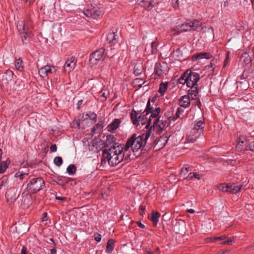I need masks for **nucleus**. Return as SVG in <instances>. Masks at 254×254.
<instances>
[{
	"instance_id": "nucleus-1",
	"label": "nucleus",
	"mask_w": 254,
	"mask_h": 254,
	"mask_svg": "<svg viewBox=\"0 0 254 254\" xmlns=\"http://www.w3.org/2000/svg\"><path fill=\"white\" fill-rule=\"evenodd\" d=\"M127 153L125 151L124 144H115L111 147L103 150L101 163L104 165L108 161L111 166H116L123 160Z\"/></svg>"
},
{
	"instance_id": "nucleus-2",
	"label": "nucleus",
	"mask_w": 254,
	"mask_h": 254,
	"mask_svg": "<svg viewBox=\"0 0 254 254\" xmlns=\"http://www.w3.org/2000/svg\"><path fill=\"white\" fill-rule=\"evenodd\" d=\"M150 135V130L146 131L140 135L137 136L136 134H133L127 139L126 144L124 145L125 151L127 152L130 148L134 152L142 150Z\"/></svg>"
},
{
	"instance_id": "nucleus-3",
	"label": "nucleus",
	"mask_w": 254,
	"mask_h": 254,
	"mask_svg": "<svg viewBox=\"0 0 254 254\" xmlns=\"http://www.w3.org/2000/svg\"><path fill=\"white\" fill-rule=\"evenodd\" d=\"M17 28L23 43L27 44L30 42L33 36V24L31 20L28 18L18 21Z\"/></svg>"
},
{
	"instance_id": "nucleus-4",
	"label": "nucleus",
	"mask_w": 254,
	"mask_h": 254,
	"mask_svg": "<svg viewBox=\"0 0 254 254\" xmlns=\"http://www.w3.org/2000/svg\"><path fill=\"white\" fill-rule=\"evenodd\" d=\"M201 23L197 20H193L188 22L175 26L172 31L174 35H179L181 33L195 30L200 26Z\"/></svg>"
},
{
	"instance_id": "nucleus-5",
	"label": "nucleus",
	"mask_w": 254,
	"mask_h": 254,
	"mask_svg": "<svg viewBox=\"0 0 254 254\" xmlns=\"http://www.w3.org/2000/svg\"><path fill=\"white\" fill-rule=\"evenodd\" d=\"M181 78L185 80V83L188 87H192L195 86H198L197 82L199 80L200 76L198 73L188 70L182 76Z\"/></svg>"
},
{
	"instance_id": "nucleus-6",
	"label": "nucleus",
	"mask_w": 254,
	"mask_h": 254,
	"mask_svg": "<svg viewBox=\"0 0 254 254\" xmlns=\"http://www.w3.org/2000/svg\"><path fill=\"white\" fill-rule=\"evenodd\" d=\"M45 186V182L41 177L33 178L27 184V190L30 193H35Z\"/></svg>"
},
{
	"instance_id": "nucleus-7",
	"label": "nucleus",
	"mask_w": 254,
	"mask_h": 254,
	"mask_svg": "<svg viewBox=\"0 0 254 254\" xmlns=\"http://www.w3.org/2000/svg\"><path fill=\"white\" fill-rule=\"evenodd\" d=\"M169 68L167 64L165 62H158L156 63L154 67L155 74L158 76L166 75Z\"/></svg>"
},
{
	"instance_id": "nucleus-8",
	"label": "nucleus",
	"mask_w": 254,
	"mask_h": 254,
	"mask_svg": "<svg viewBox=\"0 0 254 254\" xmlns=\"http://www.w3.org/2000/svg\"><path fill=\"white\" fill-rule=\"evenodd\" d=\"M92 7L87 8L83 11V13L88 17L97 19L101 14L99 8L96 5H91Z\"/></svg>"
},
{
	"instance_id": "nucleus-9",
	"label": "nucleus",
	"mask_w": 254,
	"mask_h": 254,
	"mask_svg": "<svg viewBox=\"0 0 254 254\" xmlns=\"http://www.w3.org/2000/svg\"><path fill=\"white\" fill-rule=\"evenodd\" d=\"M105 49L100 48L96 50L90 57L89 61L91 64H95L103 58Z\"/></svg>"
},
{
	"instance_id": "nucleus-10",
	"label": "nucleus",
	"mask_w": 254,
	"mask_h": 254,
	"mask_svg": "<svg viewBox=\"0 0 254 254\" xmlns=\"http://www.w3.org/2000/svg\"><path fill=\"white\" fill-rule=\"evenodd\" d=\"M168 122L166 120L161 119L160 117L158 118L153 123V126L157 130L158 133H161L167 126Z\"/></svg>"
},
{
	"instance_id": "nucleus-11",
	"label": "nucleus",
	"mask_w": 254,
	"mask_h": 254,
	"mask_svg": "<svg viewBox=\"0 0 254 254\" xmlns=\"http://www.w3.org/2000/svg\"><path fill=\"white\" fill-rule=\"evenodd\" d=\"M19 195L17 194V189L15 188H9L5 193L7 202L9 204L13 203L18 198Z\"/></svg>"
},
{
	"instance_id": "nucleus-12",
	"label": "nucleus",
	"mask_w": 254,
	"mask_h": 254,
	"mask_svg": "<svg viewBox=\"0 0 254 254\" xmlns=\"http://www.w3.org/2000/svg\"><path fill=\"white\" fill-rule=\"evenodd\" d=\"M249 141L245 137H239L237 139V144L236 146L238 151L249 150Z\"/></svg>"
},
{
	"instance_id": "nucleus-13",
	"label": "nucleus",
	"mask_w": 254,
	"mask_h": 254,
	"mask_svg": "<svg viewBox=\"0 0 254 254\" xmlns=\"http://www.w3.org/2000/svg\"><path fill=\"white\" fill-rule=\"evenodd\" d=\"M143 117L142 118L141 116L138 117V113L134 109L131 111L130 119L133 125L137 126L140 121L142 125L145 124V123L143 121Z\"/></svg>"
},
{
	"instance_id": "nucleus-14",
	"label": "nucleus",
	"mask_w": 254,
	"mask_h": 254,
	"mask_svg": "<svg viewBox=\"0 0 254 254\" xmlns=\"http://www.w3.org/2000/svg\"><path fill=\"white\" fill-rule=\"evenodd\" d=\"M201 133L202 132L200 129L199 131H198L192 127L190 130V133L187 136L188 140L189 142H193L199 137Z\"/></svg>"
},
{
	"instance_id": "nucleus-15",
	"label": "nucleus",
	"mask_w": 254,
	"mask_h": 254,
	"mask_svg": "<svg viewBox=\"0 0 254 254\" xmlns=\"http://www.w3.org/2000/svg\"><path fill=\"white\" fill-rule=\"evenodd\" d=\"M76 63V60L74 57L67 59L64 65V69L69 72L71 71L75 68Z\"/></svg>"
},
{
	"instance_id": "nucleus-16",
	"label": "nucleus",
	"mask_w": 254,
	"mask_h": 254,
	"mask_svg": "<svg viewBox=\"0 0 254 254\" xmlns=\"http://www.w3.org/2000/svg\"><path fill=\"white\" fill-rule=\"evenodd\" d=\"M55 70L53 71L50 65H45L39 69V74L41 77L44 78L46 77L49 73H53Z\"/></svg>"
},
{
	"instance_id": "nucleus-17",
	"label": "nucleus",
	"mask_w": 254,
	"mask_h": 254,
	"mask_svg": "<svg viewBox=\"0 0 254 254\" xmlns=\"http://www.w3.org/2000/svg\"><path fill=\"white\" fill-rule=\"evenodd\" d=\"M118 142H116V138L114 135L110 134L106 136V139L104 143V147H111L112 146H114L115 144H117Z\"/></svg>"
},
{
	"instance_id": "nucleus-18",
	"label": "nucleus",
	"mask_w": 254,
	"mask_h": 254,
	"mask_svg": "<svg viewBox=\"0 0 254 254\" xmlns=\"http://www.w3.org/2000/svg\"><path fill=\"white\" fill-rule=\"evenodd\" d=\"M191 99L188 95L183 96L180 100L179 105L181 107L188 108L190 104Z\"/></svg>"
},
{
	"instance_id": "nucleus-19",
	"label": "nucleus",
	"mask_w": 254,
	"mask_h": 254,
	"mask_svg": "<svg viewBox=\"0 0 254 254\" xmlns=\"http://www.w3.org/2000/svg\"><path fill=\"white\" fill-rule=\"evenodd\" d=\"M118 36L116 32L113 31L109 33L107 36V41L111 45H114L117 42Z\"/></svg>"
},
{
	"instance_id": "nucleus-20",
	"label": "nucleus",
	"mask_w": 254,
	"mask_h": 254,
	"mask_svg": "<svg viewBox=\"0 0 254 254\" xmlns=\"http://www.w3.org/2000/svg\"><path fill=\"white\" fill-rule=\"evenodd\" d=\"M109 96V92L104 86L98 93V98L101 101H105Z\"/></svg>"
},
{
	"instance_id": "nucleus-21",
	"label": "nucleus",
	"mask_w": 254,
	"mask_h": 254,
	"mask_svg": "<svg viewBox=\"0 0 254 254\" xmlns=\"http://www.w3.org/2000/svg\"><path fill=\"white\" fill-rule=\"evenodd\" d=\"M212 57V55L210 53H199L195 55H193L192 59L193 60H197L202 59H209Z\"/></svg>"
},
{
	"instance_id": "nucleus-22",
	"label": "nucleus",
	"mask_w": 254,
	"mask_h": 254,
	"mask_svg": "<svg viewBox=\"0 0 254 254\" xmlns=\"http://www.w3.org/2000/svg\"><path fill=\"white\" fill-rule=\"evenodd\" d=\"M168 140V135H163L159 139L158 141L156 144V146L158 147L159 149L162 148L164 147L166 143H167Z\"/></svg>"
},
{
	"instance_id": "nucleus-23",
	"label": "nucleus",
	"mask_w": 254,
	"mask_h": 254,
	"mask_svg": "<svg viewBox=\"0 0 254 254\" xmlns=\"http://www.w3.org/2000/svg\"><path fill=\"white\" fill-rule=\"evenodd\" d=\"M121 123V121L119 119H115L113 121L108 125L107 129L109 131H112L116 129Z\"/></svg>"
},
{
	"instance_id": "nucleus-24",
	"label": "nucleus",
	"mask_w": 254,
	"mask_h": 254,
	"mask_svg": "<svg viewBox=\"0 0 254 254\" xmlns=\"http://www.w3.org/2000/svg\"><path fill=\"white\" fill-rule=\"evenodd\" d=\"M198 94V90L197 86H193L190 87V89L188 91V96L191 99V100H194L196 99L197 95Z\"/></svg>"
},
{
	"instance_id": "nucleus-25",
	"label": "nucleus",
	"mask_w": 254,
	"mask_h": 254,
	"mask_svg": "<svg viewBox=\"0 0 254 254\" xmlns=\"http://www.w3.org/2000/svg\"><path fill=\"white\" fill-rule=\"evenodd\" d=\"M241 62L245 64V65H249L251 64V57L248 53H243L241 57Z\"/></svg>"
},
{
	"instance_id": "nucleus-26",
	"label": "nucleus",
	"mask_w": 254,
	"mask_h": 254,
	"mask_svg": "<svg viewBox=\"0 0 254 254\" xmlns=\"http://www.w3.org/2000/svg\"><path fill=\"white\" fill-rule=\"evenodd\" d=\"M99 143H101L100 141L98 142L97 140H93L91 142L90 149L94 152H98L101 149V144H99Z\"/></svg>"
},
{
	"instance_id": "nucleus-27",
	"label": "nucleus",
	"mask_w": 254,
	"mask_h": 254,
	"mask_svg": "<svg viewBox=\"0 0 254 254\" xmlns=\"http://www.w3.org/2000/svg\"><path fill=\"white\" fill-rule=\"evenodd\" d=\"M13 75L14 73L13 71L10 69H7L2 75V80H5L6 82H8L12 79Z\"/></svg>"
},
{
	"instance_id": "nucleus-28",
	"label": "nucleus",
	"mask_w": 254,
	"mask_h": 254,
	"mask_svg": "<svg viewBox=\"0 0 254 254\" xmlns=\"http://www.w3.org/2000/svg\"><path fill=\"white\" fill-rule=\"evenodd\" d=\"M242 187L243 186L241 185H235L234 184L229 183V193L233 194L236 193L240 191Z\"/></svg>"
},
{
	"instance_id": "nucleus-29",
	"label": "nucleus",
	"mask_w": 254,
	"mask_h": 254,
	"mask_svg": "<svg viewBox=\"0 0 254 254\" xmlns=\"http://www.w3.org/2000/svg\"><path fill=\"white\" fill-rule=\"evenodd\" d=\"M14 177L19 178L20 181H23L24 179H28V173L19 170L14 174Z\"/></svg>"
},
{
	"instance_id": "nucleus-30",
	"label": "nucleus",
	"mask_w": 254,
	"mask_h": 254,
	"mask_svg": "<svg viewBox=\"0 0 254 254\" xmlns=\"http://www.w3.org/2000/svg\"><path fill=\"white\" fill-rule=\"evenodd\" d=\"M115 241L112 239H110L108 241L106 252L108 254H111L114 250V244Z\"/></svg>"
},
{
	"instance_id": "nucleus-31",
	"label": "nucleus",
	"mask_w": 254,
	"mask_h": 254,
	"mask_svg": "<svg viewBox=\"0 0 254 254\" xmlns=\"http://www.w3.org/2000/svg\"><path fill=\"white\" fill-rule=\"evenodd\" d=\"M160 217V214L158 212H153L152 213L151 221L152 222L153 225L156 226L158 222V219Z\"/></svg>"
},
{
	"instance_id": "nucleus-32",
	"label": "nucleus",
	"mask_w": 254,
	"mask_h": 254,
	"mask_svg": "<svg viewBox=\"0 0 254 254\" xmlns=\"http://www.w3.org/2000/svg\"><path fill=\"white\" fill-rule=\"evenodd\" d=\"M15 68L20 71H22L24 68L23 61L21 59H17L14 62Z\"/></svg>"
},
{
	"instance_id": "nucleus-33",
	"label": "nucleus",
	"mask_w": 254,
	"mask_h": 254,
	"mask_svg": "<svg viewBox=\"0 0 254 254\" xmlns=\"http://www.w3.org/2000/svg\"><path fill=\"white\" fill-rule=\"evenodd\" d=\"M9 183L8 177L6 175L3 176L0 179V190L3 187H6Z\"/></svg>"
},
{
	"instance_id": "nucleus-34",
	"label": "nucleus",
	"mask_w": 254,
	"mask_h": 254,
	"mask_svg": "<svg viewBox=\"0 0 254 254\" xmlns=\"http://www.w3.org/2000/svg\"><path fill=\"white\" fill-rule=\"evenodd\" d=\"M204 127V122L201 120L195 122L193 127V128L198 131H199L200 129L201 132H202Z\"/></svg>"
},
{
	"instance_id": "nucleus-35",
	"label": "nucleus",
	"mask_w": 254,
	"mask_h": 254,
	"mask_svg": "<svg viewBox=\"0 0 254 254\" xmlns=\"http://www.w3.org/2000/svg\"><path fill=\"white\" fill-rule=\"evenodd\" d=\"M168 88L167 82H162L160 84L159 88L158 89V92L160 93L161 95L162 96L164 94Z\"/></svg>"
},
{
	"instance_id": "nucleus-36",
	"label": "nucleus",
	"mask_w": 254,
	"mask_h": 254,
	"mask_svg": "<svg viewBox=\"0 0 254 254\" xmlns=\"http://www.w3.org/2000/svg\"><path fill=\"white\" fill-rule=\"evenodd\" d=\"M83 118H84L85 120L90 119V120H93L94 122H96L97 115L94 112H89L86 114L84 116H83Z\"/></svg>"
},
{
	"instance_id": "nucleus-37",
	"label": "nucleus",
	"mask_w": 254,
	"mask_h": 254,
	"mask_svg": "<svg viewBox=\"0 0 254 254\" xmlns=\"http://www.w3.org/2000/svg\"><path fill=\"white\" fill-rule=\"evenodd\" d=\"M218 189L221 191L224 192H229V184H221L218 187Z\"/></svg>"
},
{
	"instance_id": "nucleus-38",
	"label": "nucleus",
	"mask_w": 254,
	"mask_h": 254,
	"mask_svg": "<svg viewBox=\"0 0 254 254\" xmlns=\"http://www.w3.org/2000/svg\"><path fill=\"white\" fill-rule=\"evenodd\" d=\"M153 110V107L150 105V100H149L147 102L146 107L144 112H145V115H143V117L147 116L150 113H152Z\"/></svg>"
},
{
	"instance_id": "nucleus-39",
	"label": "nucleus",
	"mask_w": 254,
	"mask_h": 254,
	"mask_svg": "<svg viewBox=\"0 0 254 254\" xmlns=\"http://www.w3.org/2000/svg\"><path fill=\"white\" fill-rule=\"evenodd\" d=\"M66 170L68 174L73 175L76 172V168L74 165L71 164L67 167Z\"/></svg>"
},
{
	"instance_id": "nucleus-40",
	"label": "nucleus",
	"mask_w": 254,
	"mask_h": 254,
	"mask_svg": "<svg viewBox=\"0 0 254 254\" xmlns=\"http://www.w3.org/2000/svg\"><path fill=\"white\" fill-rule=\"evenodd\" d=\"M216 60H212L209 65H207L205 68L210 71L213 72L215 67Z\"/></svg>"
},
{
	"instance_id": "nucleus-41",
	"label": "nucleus",
	"mask_w": 254,
	"mask_h": 254,
	"mask_svg": "<svg viewBox=\"0 0 254 254\" xmlns=\"http://www.w3.org/2000/svg\"><path fill=\"white\" fill-rule=\"evenodd\" d=\"M151 114L147 121V125L146 126V128L148 127L151 124V118H156L158 114L156 113L155 111L153 110L152 112L151 113Z\"/></svg>"
},
{
	"instance_id": "nucleus-42",
	"label": "nucleus",
	"mask_w": 254,
	"mask_h": 254,
	"mask_svg": "<svg viewBox=\"0 0 254 254\" xmlns=\"http://www.w3.org/2000/svg\"><path fill=\"white\" fill-rule=\"evenodd\" d=\"M9 164L6 162H2L0 164V174L3 173L6 171Z\"/></svg>"
},
{
	"instance_id": "nucleus-43",
	"label": "nucleus",
	"mask_w": 254,
	"mask_h": 254,
	"mask_svg": "<svg viewBox=\"0 0 254 254\" xmlns=\"http://www.w3.org/2000/svg\"><path fill=\"white\" fill-rule=\"evenodd\" d=\"M158 43L157 41H154L151 44V53L152 54H156L157 52V46Z\"/></svg>"
},
{
	"instance_id": "nucleus-44",
	"label": "nucleus",
	"mask_w": 254,
	"mask_h": 254,
	"mask_svg": "<svg viewBox=\"0 0 254 254\" xmlns=\"http://www.w3.org/2000/svg\"><path fill=\"white\" fill-rule=\"evenodd\" d=\"M184 112V110L181 108H178L177 111L176 113V114L172 118V120L175 121L179 118H180V115Z\"/></svg>"
},
{
	"instance_id": "nucleus-45",
	"label": "nucleus",
	"mask_w": 254,
	"mask_h": 254,
	"mask_svg": "<svg viewBox=\"0 0 254 254\" xmlns=\"http://www.w3.org/2000/svg\"><path fill=\"white\" fill-rule=\"evenodd\" d=\"M63 162V159L61 157L57 156L54 159V163L57 166H61L62 165Z\"/></svg>"
},
{
	"instance_id": "nucleus-46",
	"label": "nucleus",
	"mask_w": 254,
	"mask_h": 254,
	"mask_svg": "<svg viewBox=\"0 0 254 254\" xmlns=\"http://www.w3.org/2000/svg\"><path fill=\"white\" fill-rule=\"evenodd\" d=\"M189 166L188 165H185L181 169V175H186L189 171Z\"/></svg>"
},
{
	"instance_id": "nucleus-47",
	"label": "nucleus",
	"mask_w": 254,
	"mask_h": 254,
	"mask_svg": "<svg viewBox=\"0 0 254 254\" xmlns=\"http://www.w3.org/2000/svg\"><path fill=\"white\" fill-rule=\"evenodd\" d=\"M227 237L225 235L221 236L220 237H212L208 239L211 241L213 242L214 241H217V240H223L225 239H226Z\"/></svg>"
},
{
	"instance_id": "nucleus-48",
	"label": "nucleus",
	"mask_w": 254,
	"mask_h": 254,
	"mask_svg": "<svg viewBox=\"0 0 254 254\" xmlns=\"http://www.w3.org/2000/svg\"><path fill=\"white\" fill-rule=\"evenodd\" d=\"M145 6V8L148 10H150L154 6V5L153 4V2L151 1H147L146 2V5Z\"/></svg>"
},
{
	"instance_id": "nucleus-49",
	"label": "nucleus",
	"mask_w": 254,
	"mask_h": 254,
	"mask_svg": "<svg viewBox=\"0 0 254 254\" xmlns=\"http://www.w3.org/2000/svg\"><path fill=\"white\" fill-rule=\"evenodd\" d=\"M135 82L138 83V86L141 87L142 85L144 83L143 80L141 78H136L135 79Z\"/></svg>"
},
{
	"instance_id": "nucleus-50",
	"label": "nucleus",
	"mask_w": 254,
	"mask_h": 254,
	"mask_svg": "<svg viewBox=\"0 0 254 254\" xmlns=\"http://www.w3.org/2000/svg\"><path fill=\"white\" fill-rule=\"evenodd\" d=\"M141 70L138 69V67L137 65H135L134 67V73L135 75H139L141 73Z\"/></svg>"
},
{
	"instance_id": "nucleus-51",
	"label": "nucleus",
	"mask_w": 254,
	"mask_h": 254,
	"mask_svg": "<svg viewBox=\"0 0 254 254\" xmlns=\"http://www.w3.org/2000/svg\"><path fill=\"white\" fill-rule=\"evenodd\" d=\"M145 210V206L143 205H140L139 206V214L141 216H143L144 214V211Z\"/></svg>"
},
{
	"instance_id": "nucleus-52",
	"label": "nucleus",
	"mask_w": 254,
	"mask_h": 254,
	"mask_svg": "<svg viewBox=\"0 0 254 254\" xmlns=\"http://www.w3.org/2000/svg\"><path fill=\"white\" fill-rule=\"evenodd\" d=\"M229 52H228L227 53V54H226V58L224 60V64H223V67H225L227 64H228V59H229Z\"/></svg>"
},
{
	"instance_id": "nucleus-53",
	"label": "nucleus",
	"mask_w": 254,
	"mask_h": 254,
	"mask_svg": "<svg viewBox=\"0 0 254 254\" xmlns=\"http://www.w3.org/2000/svg\"><path fill=\"white\" fill-rule=\"evenodd\" d=\"M248 148L249 150L254 152V141L249 142Z\"/></svg>"
},
{
	"instance_id": "nucleus-54",
	"label": "nucleus",
	"mask_w": 254,
	"mask_h": 254,
	"mask_svg": "<svg viewBox=\"0 0 254 254\" xmlns=\"http://www.w3.org/2000/svg\"><path fill=\"white\" fill-rule=\"evenodd\" d=\"M57 147L56 144H53L50 146V151L52 152H55L57 151Z\"/></svg>"
},
{
	"instance_id": "nucleus-55",
	"label": "nucleus",
	"mask_w": 254,
	"mask_h": 254,
	"mask_svg": "<svg viewBox=\"0 0 254 254\" xmlns=\"http://www.w3.org/2000/svg\"><path fill=\"white\" fill-rule=\"evenodd\" d=\"M233 240L231 239H228L226 241H223L221 243L223 245L228 244V245H232V242Z\"/></svg>"
},
{
	"instance_id": "nucleus-56",
	"label": "nucleus",
	"mask_w": 254,
	"mask_h": 254,
	"mask_svg": "<svg viewBox=\"0 0 254 254\" xmlns=\"http://www.w3.org/2000/svg\"><path fill=\"white\" fill-rule=\"evenodd\" d=\"M194 178V174H193V173H190L188 176H187V177L186 178V179L188 180H191L192 178Z\"/></svg>"
},
{
	"instance_id": "nucleus-57",
	"label": "nucleus",
	"mask_w": 254,
	"mask_h": 254,
	"mask_svg": "<svg viewBox=\"0 0 254 254\" xmlns=\"http://www.w3.org/2000/svg\"><path fill=\"white\" fill-rule=\"evenodd\" d=\"M27 254V248L25 246H23L21 251L20 254Z\"/></svg>"
},
{
	"instance_id": "nucleus-58",
	"label": "nucleus",
	"mask_w": 254,
	"mask_h": 254,
	"mask_svg": "<svg viewBox=\"0 0 254 254\" xmlns=\"http://www.w3.org/2000/svg\"><path fill=\"white\" fill-rule=\"evenodd\" d=\"M83 103V100H80L78 101L77 102V109L79 110L80 108V106L82 105Z\"/></svg>"
},
{
	"instance_id": "nucleus-59",
	"label": "nucleus",
	"mask_w": 254,
	"mask_h": 254,
	"mask_svg": "<svg viewBox=\"0 0 254 254\" xmlns=\"http://www.w3.org/2000/svg\"><path fill=\"white\" fill-rule=\"evenodd\" d=\"M95 240L98 242H100L101 240V235L100 234H98L97 236L95 237Z\"/></svg>"
},
{
	"instance_id": "nucleus-60",
	"label": "nucleus",
	"mask_w": 254,
	"mask_h": 254,
	"mask_svg": "<svg viewBox=\"0 0 254 254\" xmlns=\"http://www.w3.org/2000/svg\"><path fill=\"white\" fill-rule=\"evenodd\" d=\"M102 128V127L101 125H100L99 124H97L95 127H94V128H92V131H93L94 130H95L96 128H100V129H101Z\"/></svg>"
},
{
	"instance_id": "nucleus-61",
	"label": "nucleus",
	"mask_w": 254,
	"mask_h": 254,
	"mask_svg": "<svg viewBox=\"0 0 254 254\" xmlns=\"http://www.w3.org/2000/svg\"><path fill=\"white\" fill-rule=\"evenodd\" d=\"M57 254V250L55 248H54L50 250V254Z\"/></svg>"
},
{
	"instance_id": "nucleus-62",
	"label": "nucleus",
	"mask_w": 254,
	"mask_h": 254,
	"mask_svg": "<svg viewBox=\"0 0 254 254\" xmlns=\"http://www.w3.org/2000/svg\"><path fill=\"white\" fill-rule=\"evenodd\" d=\"M137 225L139 227L143 229L145 228V225L144 224H142L141 222H137Z\"/></svg>"
},
{
	"instance_id": "nucleus-63",
	"label": "nucleus",
	"mask_w": 254,
	"mask_h": 254,
	"mask_svg": "<svg viewBox=\"0 0 254 254\" xmlns=\"http://www.w3.org/2000/svg\"><path fill=\"white\" fill-rule=\"evenodd\" d=\"M193 174H194V178H195L198 180L200 179V177L199 174H198L196 173H193Z\"/></svg>"
},
{
	"instance_id": "nucleus-64",
	"label": "nucleus",
	"mask_w": 254,
	"mask_h": 254,
	"mask_svg": "<svg viewBox=\"0 0 254 254\" xmlns=\"http://www.w3.org/2000/svg\"><path fill=\"white\" fill-rule=\"evenodd\" d=\"M153 111L157 113L158 114H159L161 111V109L160 107H158L157 108H156L155 110L153 109Z\"/></svg>"
}]
</instances>
